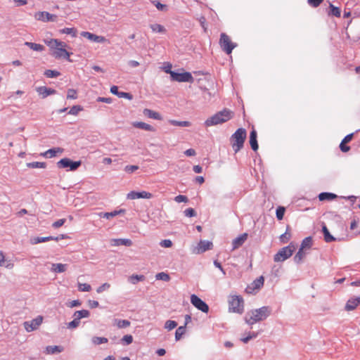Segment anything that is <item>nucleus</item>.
<instances>
[{"instance_id": "57", "label": "nucleus", "mask_w": 360, "mask_h": 360, "mask_svg": "<svg viewBox=\"0 0 360 360\" xmlns=\"http://www.w3.org/2000/svg\"><path fill=\"white\" fill-rule=\"evenodd\" d=\"M290 233L285 231L283 234L280 236V240L282 243H285L288 242L290 238Z\"/></svg>"}, {"instance_id": "21", "label": "nucleus", "mask_w": 360, "mask_h": 360, "mask_svg": "<svg viewBox=\"0 0 360 360\" xmlns=\"http://www.w3.org/2000/svg\"><path fill=\"white\" fill-rule=\"evenodd\" d=\"M110 92L112 94L117 95L119 98H124L129 100H131L133 96L130 93L119 91L117 86H112L110 87Z\"/></svg>"}, {"instance_id": "64", "label": "nucleus", "mask_w": 360, "mask_h": 360, "mask_svg": "<svg viewBox=\"0 0 360 360\" xmlns=\"http://www.w3.org/2000/svg\"><path fill=\"white\" fill-rule=\"evenodd\" d=\"M155 7L157 8L158 10L159 11H165L166 10L167 8V6L165 4H161L160 2H155L154 3Z\"/></svg>"}, {"instance_id": "33", "label": "nucleus", "mask_w": 360, "mask_h": 360, "mask_svg": "<svg viewBox=\"0 0 360 360\" xmlns=\"http://www.w3.org/2000/svg\"><path fill=\"white\" fill-rule=\"evenodd\" d=\"M59 32L60 34H69L72 37H76L77 31V29H75V27H65L63 29L60 30Z\"/></svg>"}, {"instance_id": "56", "label": "nucleus", "mask_w": 360, "mask_h": 360, "mask_svg": "<svg viewBox=\"0 0 360 360\" xmlns=\"http://www.w3.org/2000/svg\"><path fill=\"white\" fill-rule=\"evenodd\" d=\"M139 169V167L137 165H127L124 167V171L127 173L131 174L133 173L134 171L137 170Z\"/></svg>"}, {"instance_id": "54", "label": "nucleus", "mask_w": 360, "mask_h": 360, "mask_svg": "<svg viewBox=\"0 0 360 360\" xmlns=\"http://www.w3.org/2000/svg\"><path fill=\"white\" fill-rule=\"evenodd\" d=\"M77 98V93L75 89H69L68 90L67 98L68 99H76Z\"/></svg>"}, {"instance_id": "37", "label": "nucleus", "mask_w": 360, "mask_h": 360, "mask_svg": "<svg viewBox=\"0 0 360 360\" xmlns=\"http://www.w3.org/2000/svg\"><path fill=\"white\" fill-rule=\"evenodd\" d=\"M46 352L49 354H55V353H60L63 352V349L60 346H47L46 348Z\"/></svg>"}, {"instance_id": "28", "label": "nucleus", "mask_w": 360, "mask_h": 360, "mask_svg": "<svg viewBox=\"0 0 360 360\" xmlns=\"http://www.w3.org/2000/svg\"><path fill=\"white\" fill-rule=\"evenodd\" d=\"M66 264L56 263L52 264L51 271L55 273H63L66 271Z\"/></svg>"}, {"instance_id": "22", "label": "nucleus", "mask_w": 360, "mask_h": 360, "mask_svg": "<svg viewBox=\"0 0 360 360\" xmlns=\"http://www.w3.org/2000/svg\"><path fill=\"white\" fill-rule=\"evenodd\" d=\"M359 304H360V296L349 299L345 305L347 311L354 310Z\"/></svg>"}, {"instance_id": "58", "label": "nucleus", "mask_w": 360, "mask_h": 360, "mask_svg": "<svg viewBox=\"0 0 360 360\" xmlns=\"http://www.w3.org/2000/svg\"><path fill=\"white\" fill-rule=\"evenodd\" d=\"M184 214L186 217H192L196 215V212L194 209L190 207L184 210Z\"/></svg>"}, {"instance_id": "8", "label": "nucleus", "mask_w": 360, "mask_h": 360, "mask_svg": "<svg viewBox=\"0 0 360 360\" xmlns=\"http://www.w3.org/2000/svg\"><path fill=\"white\" fill-rule=\"evenodd\" d=\"M81 164L82 162L80 160L72 161L70 158H65L57 162V167L60 169L68 168V171H75L79 167Z\"/></svg>"}, {"instance_id": "2", "label": "nucleus", "mask_w": 360, "mask_h": 360, "mask_svg": "<svg viewBox=\"0 0 360 360\" xmlns=\"http://www.w3.org/2000/svg\"><path fill=\"white\" fill-rule=\"evenodd\" d=\"M46 44L51 48L53 49V56L56 58H65L68 61L70 59V53L65 49L67 46L65 42L60 41L58 39H52L50 41H46Z\"/></svg>"}, {"instance_id": "62", "label": "nucleus", "mask_w": 360, "mask_h": 360, "mask_svg": "<svg viewBox=\"0 0 360 360\" xmlns=\"http://www.w3.org/2000/svg\"><path fill=\"white\" fill-rule=\"evenodd\" d=\"M160 245L162 247H164V248H170L172 245V242L171 240H169V239H165V240H162L161 242H160Z\"/></svg>"}, {"instance_id": "17", "label": "nucleus", "mask_w": 360, "mask_h": 360, "mask_svg": "<svg viewBox=\"0 0 360 360\" xmlns=\"http://www.w3.org/2000/svg\"><path fill=\"white\" fill-rule=\"evenodd\" d=\"M213 248V244L209 240H200L195 251L197 254L205 252L207 250H211Z\"/></svg>"}, {"instance_id": "10", "label": "nucleus", "mask_w": 360, "mask_h": 360, "mask_svg": "<svg viewBox=\"0 0 360 360\" xmlns=\"http://www.w3.org/2000/svg\"><path fill=\"white\" fill-rule=\"evenodd\" d=\"M264 276H261L259 278L253 281L249 285L245 288V292L248 294H255L264 285Z\"/></svg>"}, {"instance_id": "26", "label": "nucleus", "mask_w": 360, "mask_h": 360, "mask_svg": "<svg viewBox=\"0 0 360 360\" xmlns=\"http://www.w3.org/2000/svg\"><path fill=\"white\" fill-rule=\"evenodd\" d=\"M143 114L144 115L148 117L149 118H152L156 120H162V117L160 113L150 109H144Z\"/></svg>"}, {"instance_id": "23", "label": "nucleus", "mask_w": 360, "mask_h": 360, "mask_svg": "<svg viewBox=\"0 0 360 360\" xmlns=\"http://www.w3.org/2000/svg\"><path fill=\"white\" fill-rule=\"evenodd\" d=\"M63 152V148H53L45 151L44 153H42V155L47 158H51L55 157L58 153H62Z\"/></svg>"}, {"instance_id": "38", "label": "nucleus", "mask_w": 360, "mask_h": 360, "mask_svg": "<svg viewBox=\"0 0 360 360\" xmlns=\"http://www.w3.org/2000/svg\"><path fill=\"white\" fill-rule=\"evenodd\" d=\"M169 122L173 126L178 127H190L191 124L188 121H178L175 120H171Z\"/></svg>"}, {"instance_id": "31", "label": "nucleus", "mask_w": 360, "mask_h": 360, "mask_svg": "<svg viewBox=\"0 0 360 360\" xmlns=\"http://www.w3.org/2000/svg\"><path fill=\"white\" fill-rule=\"evenodd\" d=\"M89 316H90V312L86 309L76 311L73 314V317L78 319V320L79 321H80L81 319L88 318Z\"/></svg>"}, {"instance_id": "14", "label": "nucleus", "mask_w": 360, "mask_h": 360, "mask_svg": "<svg viewBox=\"0 0 360 360\" xmlns=\"http://www.w3.org/2000/svg\"><path fill=\"white\" fill-rule=\"evenodd\" d=\"M64 238H65L64 235H60L57 237H54V236L34 237V238H30V243L32 245H37L38 243H45V242H48L50 240L58 241L60 239H63Z\"/></svg>"}, {"instance_id": "11", "label": "nucleus", "mask_w": 360, "mask_h": 360, "mask_svg": "<svg viewBox=\"0 0 360 360\" xmlns=\"http://www.w3.org/2000/svg\"><path fill=\"white\" fill-rule=\"evenodd\" d=\"M191 302L198 310L204 313L209 311V306L196 295L193 294L191 295Z\"/></svg>"}, {"instance_id": "5", "label": "nucleus", "mask_w": 360, "mask_h": 360, "mask_svg": "<svg viewBox=\"0 0 360 360\" xmlns=\"http://www.w3.org/2000/svg\"><path fill=\"white\" fill-rule=\"evenodd\" d=\"M295 250V246L290 243L288 246L281 248L274 257V262H283L290 257Z\"/></svg>"}, {"instance_id": "3", "label": "nucleus", "mask_w": 360, "mask_h": 360, "mask_svg": "<svg viewBox=\"0 0 360 360\" xmlns=\"http://www.w3.org/2000/svg\"><path fill=\"white\" fill-rule=\"evenodd\" d=\"M233 117V112L231 110L224 108V110L215 113L214 115L208 118L205 122L206 127H211L223 124L230 120Z\"/></svg>"}, {"instance_id": "15", "label": "nucleus", "mask_w": 360, "mask_h": 360, "mask_svg": "<svg viewBox=\"0 0 360 360\" xmlns=\"http://www.w3.org/2000/svg\"><path fill=\"white\" fill-rule=\"evenodd\" d=\"M153 196V195L149 193V192H147V191H141V192H137V191H131L129 192L127 195V199H130V200H135V199H138V198H145V199H150Z\"/></svg>"}, {"instance_id": "63", "label": "nucleus", "mask_w": 360, "mask_h": 360, "mask_svg": "<svg viewBox=\"0 0 360 360\" xmlns=\"http://www.w3.org/2000/svg\"><path fill=\"white\" fill-rule=\"evenodd\" d=\"M81 305V302L78 300H73L68 304V307L73 308Z\"/></svg>"}, {"instance_id": "12", "label": "nucleus", "mask_w": 360, "mask_h": 360, "mask_svg": "<svg viewBox=\"0 0 360 360\" xmlns=\"http://www.w3.org/2000/svg\"><path fill=\"white\" fill-rule=\"evenodd\" d=\"M34 18L37 20L47 22H56L57 20L58 17L56 15L51 14L46 11H39L34 14Z\"/></svg>"}, {"instance_id": "30", "label": "nucleus", "mask_w": 360, "mask_h": 360, "mask_svg": "<svg viewBox=\"0 0 360 360\" xmlns=\"http://www.w3.org/2000/svg\"><path fill=\"white\" fill-rule=\"evenodd\" d=\"M130 324V321L126 319H114V325H115L118 328H127Z\"/></svg>"}, {"instance_id": "25", "label": "nucleus", "mask_w": 360, "mask_h": 360, "mask_svg": "<svg viewBox=\"0 0 360 360\" xmlns=\"http://www.w3.org/2000/svg\"><path fill=\"white\" fill-rule=\"evenodd\" d=\"M125 212V210H115V211H112V212H101L99 214V216L101 217H103V218H105L107 219H110V218H112L121 213H124Z\"/></svg>"}, {"instance_id": "34", "label": "nucleus", "mask_w": 360, "mask_h": 360, "mask_svg": "<svg viewBox=\"0 0 360 360\" xmlns=\"http://www.w3.org/2000/svg\"><path fill=\"white\" fill-rule=\"evenodd\" d=\"M25 45L36 51H42L44 49V46L43 45L33 42L26 41L25 42Z\"/></svg>"}, {"instance_id": "27", "label": "nucleus", "mask_w": 360, "mask_h": 360, "mask_svg": "<svg viewBox=\"0 0 360 360\" xmlns=\"http://www.w3.org/2000/svg\"><path fill=\"white\" fill-rule=\"evenodd\" d=\"M134 127L138 128V129H144L146 131H155V129L153 126L147 124V123H145V122H134L133 124Z\"/></svg>"}, {"instance_id": "48", "label": "nucleus", "mask_w": 360, "mask_h": 360, "mask_svg": "<svg viewBox=\"0 0 360 360\" xmlns=\"http://www.w3.org/2000/svg\"><path fill=\"white\" fill-rule=\"evenodd\" d=\"M145 279V276L143 275H137L133 274L130 277V281L133 284H136L139 281H142Z\"/></svg>"}, {"instance_id": "40", "label": "nucleus", "mask_w": 360, "mask_h": 360, "mask_svg": "<svg viewBox=\"0 0 360 360\" xmlns=\"http://www.w3.org/2000/svg\"><path fill=\"white\" fill-rule=\"evenodd\" d=\"M186 326H179L176 330V332H175V340L176 341L179 340L182 335L186 333Z\"/></svg>"}, {"instance_id": "43", "label": "nucleus", "mask_w": 360, "mask_h": 360, "mask_svg": "<svg viewBox=\"0 0 360 360\" xmlns=\"http://www.w3.org/2000/svg\"><path fill=\"white\" fill-rule=\"evenodd\" d=\"M60 75V73L57 70H46L44 72V75L48 78H54L57 77Z\"/></svg>"}, {"instance_id": "13", "label": "nucleus", "mask_w": 360, "mask_h": 360, "mask_svg": "<svg viewBox=\"0 0 360 360\" xmlns=\"http://www.w3.org/2000/svg\"><path fill=\"white\" fill-rule=\"evenodd\" d=\"M42 321L43 317L41 316H38L30 321L24 322L25 329L27 332H32L33 330H35L41 324Z\"/></svg>"}, {"instance_id": "55", "label": "nucleus", "mask_w": 360, "mask_h": 360, "mask_svg": "<svg viewBox=\"0 0 360 360\" xmlns=\"http://www.w3.org/2000/svg\"><path fill=\"white\" fill-rule=\"evenodd\" d=\"M110 288V285L108 283H105L96 289V292L98 293H101L103 291L108 290Z\"/></svg>"}, {"instance_id": "39", "label": "nucleus", "mask_w": 360, "mask_h": 360, "mask_svg": "<svg viewBox=\"0 0 360 360\" xmlns=\"http://www.w3.org/2000/svg\"><path fill=\"white\" fill-rule=\"evenodd\" d=\"M312 245V238L311 236L305 238L301 243L300 248L304 250V248H310Z\"/></svg>"}, {"instance_id": "32", "label": "nucleus", "mask_w": 360, "mask_h": 360, "mask_svg": "<svg viewBox=\"0 0 360 360\" xmlns=\"http://www.w3.org/2000/svg\"><path fill=\"white\" fill-rule=\"evenodd\" d=\"M150 27L152 30V31L155 33L165 34L166 32V29L165 28V27L158 23L150 25Z\"/></svg>"}, {"instance_id": "60", "label": "nucleus", "mask_w": 360, "mask_h": 360, "mask_svg": "<svg viewBox=\"0 0 360 360\" xmlns=\"http://www.w3.org/2000/svg\"><path fill=\"white\" fill-rule=\"evenodd\" d=\"M174 200L179 203L182 202H186L188 201V198L186 195H179L174 198Z\"/></svg>"}, {"instance_id": "7", "label": "nucleus", "mask_w": 360, "mask_h": 360, "mask_svg": "<svg viewBox=\"0 0 360 360\" xmlns=\"http://www.w3.org/2000/svg\"><path fill=\"white\" fill-rule=\"evenodd\" d=\"M219 45L221 49L227 54H231L237 44L231 41L230 37L225 33L220 34Z\"/></svg>"}, {"instance_id": "29", "label": "nucleus", "mask_w": 360, "mask_h": 360, "mask_svg": "<svg viewBox=\"0 0 360 360\" xmlns=\"http://www.w3.org/2000/svg\"><path fill=\"white\" fill-rule=\"evenodd\" d=\"M337 198V195L332 193L323 192L319 195L320 201L323 200H333Z\"/></svg>"}, {"instance_id": "24", "label": "nucleus", "mask_w": 360, "mask_h": 360, "mask_svg": "<svg viewBox=\"0 0 360 360\" xmlns=\"http://www.w3.org/2000/svg\"><path fill=\"white\" fill-rule=\"evenodd\" d=\"M250 144L252 149L256 151L258 149V143L257 140V131L252 129L250 134Z\"/></svg>"}, {"instance_id": "44", "label": "nucleus", "mask_w": 360, "mask_h": 360, "mask_svg": "<svg viewBox=\"0 0 360 360\" xmlns=\"http://www.w3.org/2000/svg\"><path fill=\"white\" fill-rule=\"evenodd\" d=\"M258 335V333L256 332H250L248 335L244 338H242L240 340L244 343H248L250 340L253 338H256Z\"/></svg>"}, {"instance_id": "45", "label": "nucleus", "mask_w": 360, "mask_h": 360, "mask_svg": "<svg viewBox=\"0 0 360 360\" xmlns=\"http://www.w3.org/2000/svg\"><path fill=\"white\" fill-rule=\"evenodd\" d=\"M155 278L157 280H161L164 281H169L170 279L169 275L165 272H160L155 275Z\"/></svg>"}, {"instance_id": "47", "label": "nucleus", "mask_w": 360, "mask_h": 360, "mask_svg": "<svg viewBox=\"0 0 360 360\" xmlns=\"http://www.w3.org/2000/svg\"><path fill=\"white\" fill-rule=\"evenodd\" d=\"M177 326V323L175 321L168 320L165 323V328L171 330Z\"/></svg>"}, {"instance_id": "61", "label": "nucleus", "mask_w": 360, "mask_h": 360, "mask_svg": "<svg viewBox=\"0 0 360 360\" xmlns=\"http://www.w3.org/2000/svg\"><path fill=\"white\" fill-rule=\"evenodd\" d=\"M65 222V219H60L53 223L52 226L55 229L62 226Z\"/></svg>"}, {"instance_id": "1", "label": "nucleus", "mask_w": 360, "mask_h": 360, "mask_svg": "<svg viewBox=\"0 0 360 360\" xmlns=\"http://www.w3.org/2000/svg\"><path fill=\"white\" fill-rule=\"evenodd\" d=\"M272 309L269 306H264L259 309H253L248 311L245 316V321L248 325H253L257 322L265 320L271 314Z\"/></svg>"}, {"instance_id": "16", "label": "nucleus", "mask_w": 360, "mask_h": 360, "mask_svg": "<svg viewBox=\"0 0 360 360\" xmlns=\"http://www.w3.org/2000/svg\"><path fill=\"white\" fill-rule=\"evenodd\" d=\"M81 35L90 41L96 42V43H104L107 41L105 37L103 36H98L95 34L91 33L89 32H82Z\"/></svg>"}, {"instance_id": "52", "label": "nucleus", "mask_w": 360, "mask_h": 360, "mask_svg": "<svg viewBox=\"0 0 360 360\" xmlns=\"http://www.w3.org/2000/svg\"><path fill=\"white\" fill-rule=\"evenodd\" d=\"M80 321L78 319L74 318V319L69 322L67 325L68 328L69 329H75L79 326Z\"/></svg>"}, {"instance_id": "51", "label": "nucleus", "mask_w": 360, "mask_h": 360, "mask_svg": "<svg viewBox=\"0 0 360 360\" xmlns=\"http://www.w3.org/2000/svg\"><path fill=\"white\" fill-rule=\"evenodd\" d=\"M121 342L124 345H129L133 342V337L131 335H126L121 339Z\"/></svg>"}, {"instance_id": "49", "label": "nucleus", "mask_w": 360, "mask_h": 360, "mask_svg": "<svg viewBox=\"0 0 360 360\" xmlns=\"http://www.w3.org/2000/svg\"><path fill=\"white\" fill-rule=\"evenodd\" d=\"M78 290L81 292H89L91 290V287L88 283H78Z\"/></svg>"}, {"instance_id": "42", "label": "nucleus", "mask_w": 360, "mask_h": 360, "mask_svg": "<svg viewBox=\"0 0 360 360\" xmlns=\"http://www.w3.org/2000/svg\"><path fill=\"white\" fill-rule=\"evenodd\" d=\"M305 253L302 248H300L298 252L294 257V260L296 263L299 264L302 262V259L304 257Z\"/></svg>"}, {"instance_id": "36", "label": "nucleus", "mask_w": 360, "mask_h": 360, "mask_svg": "<svg viewBox=\"0 0 360 360\" xmlns=\"http://www.w3.org/2000/svg\"><path fill=\"white\" fill-rule=\"evenodd\" d=\"M329 8H330V11L328 12L329 15H331L338 18L340 17L341 11L340 8L335 6L331 3L329 4Z\"/></svg>"}, {"instance_id": "46", "label": "nucleus", "mask_w": 360, "mask_h": 360, "mask_svg": "<svg viewBox=\"0 0 360 360\" xmlns=\"http://www.w3.org/2000/svg\"><path fill=\"white\" fill-rule=\"evenodd\" d=\"M108 338H103V337H94L92 338V342L94 344V345H101V344H103V343H106L108 342Z\"/></svg>"}, {"instance_id": "53", "label": "nucleus", "mask_w": 360, "mask_h": 360, "mask_svg": "<svg viewBox=\"0 0 360 360\" xmlns=\"http://www.w3.org/2000/svg\"><path fill=\"white\" fill-rule=\"evenodd\" d=\"M285 208L283 207H278L276 209V218L278 220L283 219V216H284V213H285Z\"/></svg>"}, {"instance_id": "59", "label": "nucleus", "mask_w": 360, "mask_h": 360, "mask_svg": "<svg viewBox=\"0 0 360 360\" xmlns=\"http://www.w3.org/2000/svg\"><path fill=\"white\" fill-rule=\"evenodd\" d=\"M324 0H308L307 2L308 4L314 7V8H316L318 7Z\"/></svg>"}, {"instance_id": "9", "label": "nucleus", "mask_w": 360, "mask_h": 360, "mask_svg": "<svg viewBox=\"0 0 360 360\" xmlns=\"http://www.w3.org/2000/svg\"><path fill=\"white\" fill-rule=\"evenodd\" d=\"M171 80L178 82H193V77L191 72H184L181 73L171 72Z\"/></svg>"}, {"instance_id": "6", "label": "nucleus", "mask_w": 360, "mask_h": 360, "mask_svg": "<svg viewBox=\"0 0 360 360\" xmlns=\"http://www.w3.org/2000/svg\"><path fill=\"white\" fill-rule=\"evenodd\" d=\"M229 304L230 311L242 314L244 311V301L240 296H231L229 300Z\"/></svg>"}, {"instance_id": "18", "label": "nucleus", "mask_w": 360, "mask_h": 360, "mask_svg": "<svg viewBox=\"0 0 360 360\" xmlns=\"http://www.w3.org/2000/svg\"><path fill=\"white\" fill-rule=\"evenodd\" d=\"M36 91L41 96L42 98H45L50 95L56 94V91L55 89L48 88L44 86L37 87Z\"/></svg>"}, {"instance_id": "41", "label": "nucleus", "mask_w": 360, "mask_h": 360, "mask_svg": "<svg viewBox=\"0 0 360 360\" xmlns=\"http://www.w3.org/2000/svg\"><path fill=\"white\" fill-rule=\"evenodd\" d=\"M27 167L29 168H45L46 163L43 162H32L27 163Z\"/></svg>"}, {"instance_id": "35", "label": "nucleus", "mask_w": 360, "mask_h": 360, "mask_svg": "<svg viewBox=\"0 0 360 360\" xmlns=\"http://www.w3.org/2000/svg\"><path fill=\"white\" fill-rule=\"evenodd\" d=\"M322 231L323 233L324 240L326 242L330 243L335 240V238L332 235H330L328 229L325 225L323 226Z\"/></svg>"}, {"instance_id": "19", "label": "nucleus", "mask_w": 360, "mask_h": 360, "mask_svg": "<svg viewBox=\"0 0 360 360\" xmlns=\"http://www.w3.org/2000/svg\"><path fill=\"white\" fill-rule=\"evenodd\" d=\"M247 238L248 233H244L234 238L232 241V250H236L241 247Z\"/></svg>"}, {"instance_id": "4", "label": "nucleus", "mask_w": 360, "mask_h": 360, "mask_svg": "<svg viewBox=\"0 0 360 360\" xmlns=\"http://www.w3.org/2000/svg\"><path fill=\"white\" fill-rule=\"evenodd\" d=\"M247 132L243 128L238 129L231 136V146L235 153H238L243 147L246 139Z\"/></svg>"}, {"instance_id": "20", "label": "nucleus", "mask_w": 360, "mask_h": 360, "mask_svg": "<svg viewBox=\"0 0 360 360\" xmlns=\"http://www.w3.org/2000/svg\"><path fill=\"white\" fill-rule=\"evenodd\" d=\"M110 245L112 246H131L132 245V242L130 239L127 238H113L110 240Z\"/></svg>"}, {"instance_id": "50", "label": "nucleus", "mask_w": 360, "mask_h": 360, "mask_svg": "<svg viewBox=\"0 0 360 360\" xmlns=\"http://www.w3.org/2000/svg\"><path fill=\"white\" fill-rule=\"evenodd\" d=\"M83 108L81 105H74L72 106L68 112V114L72 115H77L79 112L82 111Z\"/></svg>"}]
</instances>
